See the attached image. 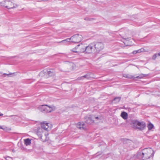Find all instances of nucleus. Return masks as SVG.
<instances>
[{"instance_id": "1", "label": "nucleus", "mask_w": 160, "mask_h": 160, "mask_svg": "<svg viewBox=\"0 0 160 160\" xmlns=\"http://www.w3.org/2000/svg\"><path fill=\"white\" fill-rule=\"evenodd\" d=\"M154 152L151 148H146L140 150L137 153L138 158L141 160H145L153 157Z\"/></svg>"}, {"instance_id": "2", "label": "nucleus", "mask_w": 160, "mask_h": 160, "mask_svg": "<svg viewBox=\"0 0 160 160\" xmlns=\"http://www.w3.org/2000/svg\"><path fill=\"white\" fill-rule=\"evenodd\" d=\"M0 5L8 9L15 8L17 7V5L11 0H3L2 1L0 0Z\"/></svg>"}, {"instance_id": "3", "label": "nucleus", "mask_w": 160, "mask_h": 160, "mask_svg": "<svg viewBox=\"0 0 160 160\" xmlns=\"http://www.w3.org/2000/svg\"><path fill=\"white\" fill-rule=\"evenodd\" d=\"M85 44L81 43L78 45L75 48L71 50V51L74 52L79 53H85Z\"/></svg>"}, {"instance_id": "4", "label": "nucleus", "mask_w": 160, "mask_h": 160, "mask_svg": "<svg viewBox=\"0 0 160 160\" xmlns=\"http://www.w3.org/2000/svg\"><path fill=\"white\" fill-rule=\"evenodd\" d=\"M38 108L41 112L44 113L50 112L53 110V109L52 107L47 105H43L39 106L38 107Z\"/></svg>"}, {"instance_id": "5", "label": "nucleus", "mask_w": 160, "mask_h": 160, "mask_svg": "<svg viewBox=\"0 0 160 160\" xmlns=\"http://www.w3.org/2000/svg\"><path fill=\"white\" fill-rule=\"evenodd\" d=\"M95 52H99L104 48L103 44L101 42L93 43Z\"/></svg>"}, {"instance_id": "6", "label": "nucleus", "mask_w": 160, "mask_h": 160, "mask_svg": "<svg viewBox=\"0 0 160 160\" xmlns=\"http://www.w3.org/2000/svg\"><path fill=\"white\" fill-rule=\"evenodd\" d=\"M82 39L83 37L81 35L77 34L71 37V42L78 43L81 42Z\"/></svg>"}, {"instance_id": "7", "label": "nucleus", "mask_w": 160, "mask_h": 160, "mask_svg": "<svg viewBox=\"0 0 160 160\" xmlns=\"http://www.w3.org/2000/svg\"><path fill=\"white\" fill-rule=\"evenodd\" d=\"M94 49L93 43L89 44L88 46H86L85 44V53H95V50Z\"/></svg>"}, {"instance_id": "8", "label": "nucleus", "mask_w": 160, "mask_h": 160, "mask_svg": "<svg viewBox=\"0 0 160 160\" xmlns=\"http://www.w3.org/2000/svg\"><path fill=\"white\" fill-rule=\"evenodd\" d=\"M94 116L93 115H89L85 117V122L88 124H91L94 122Z\"/></svg>"}, {"instance_id": "9", "label": "nucleus", "mask_w": 160, "mask_h": 160, "mask_svg": "<svg viewBox=\"0 0 160 160\" xmlns=\"http://www.w3.org/2000/svg\"><path fill=\"white\" fill-rule=\"evenodd\" d=\"M146 127V124L144 122L139 121L137 126V129L142 131L144 130Z\"/></svg>"}, {"instance_id": "10", "label": "nucleus", "mask_w": 160, "mask_h": 160, "mask_svg": "<svg viewBox=\"0 0 160 160\" xmlns=\"http://www.w3.org/2000/svg\"><path fill=\"white\" fill-rule=\"evenodd\" d=\"M43 133V129L41 128H38L37 129L36 132V134L39 137L41 140L44 141L42 138V135Z\"/></svg>"}, {"instance_id": "11", "label": "nucleus", "mask_w": 160, "mask_h": 160, "mask_svg": "<svg viewBox=\"0 0 160 160\" xmlns=\"http://www.w3.org/2000/svg\"><path fill=\"white\" fill-rule=\"evenodd\" d=\"M138 122L139 121L137 120H132L131 123V125L133 128L137 129Z\"/></svg>"}, {"instance_id": "12", "label": "nucleus", "mask_w": 160, "mask_h": 160, "mask_svg": "<svg viewBox=\"0 0 160 160\" xmlns=\"http://www.w3.org/2000/svg\"><path fill=\"white\" fill-rule=\"evenodd\" d=\"M85 124L83 122H79L77 124V127L80 129H84L85 128Z\"/></svg>"}, {"instance_id": "13", "label": "nucleus", "mask_w": 160, "mask_h": 160, "mask_svg": "<svg viewBox=\"0 0 160 160\" xmlns=\"http://www.w3.org/2000/svg\"><path fill=\"white\" fill-rule=\"evenodd\" d=\"M48 123H45V122H42L41 123V128L42 129H44V130H47L49 127Z\"/></svg>"}, {"instance_id": "14", "label": "nucleus", "mask_w": 160, "mask_h": 160, "mask_svg": "<svg viewBox=\"0 0 160 160\" xmlns=\"http://www.w3.org/2000/svg\"><path fill=\"white\" fill-rule=\"evenodd\" d=\"M121 116L124 119L126 120L128 118V114L127 113L123 112L121 114Z\"/></svg>"}, {"instance_id": "15", "label": "nucleus", "mask_w": 160, "mask_h": 160, "mask_svg": "<svg viewBox=\"0 0 160 160\" xmlns=\"http://www.w3.org/2000/svg\"><path fill=\"white\" fill-rule=\"evenodd\" d=\"M92 75V73H88V74L84 75L83 76L84 78H85L87 79H89L93 78Z\"/></svg>"}, {"instance_id": "16", "label": "nucleus", "mask_w": 160, "mask_h": 160, "mask_svg": "<svg viewBox=\"0 0 160 160\" xmlns=\"http://www.w3.org/2000/svg\"><path fill=\"white\" fill-rule=\"evenodd\" d=\"M121 99L120 97H117L114 98L112 100V102H114V103H117L120 102Z\"/></svg>"}, {"instance_id": "17", "label": "nucleus", "mask_w": 160, "mask_h": 160, "mask_svg": "<svg viewBox=\"0 0 160 160\" xmlns=\"http://www.w3.org/2000/svg\"><path fill=\"white\" fill-rule=\"evenodd\" d=\"M24 143L26 146L29 145L31 143V140L29 138L24 139Z\"/></svg>"}, {"instance_id": "18", "label": "nucleus", "mask_w": 160, "mask_h": 160, "mask_svg": "<svg viewBox=\"0 0 160 160\" xmlns=\"http://www.w3.org/2000/svg\"><path fill=\"white\" fill-rule=\"evenodd\" d=\"M123 142L124 144H128L132 142L131 140L126 138L123 139Z\"/></svg>"}, {"instance_id": "19", "label": "nucleus", "mask_w": 160, "mask_h": 160, "mask_svg": "<svg viewBox=\"0 0 160 160\" xmlns=\"http://www.w3.org/2000/svg\"><path fill=\"white\" fill-rule=\"evenodd\" d=\"M70 40L71 42V37L70 38H68L65 40L62 41H61L59 42V43H65L67 42H69Z\"/></svg>"}, {"instance_id": "20", "label": "nucleus", "mask_w": 160, "mask_h": 160, "mask_svg": "<svg viewBox=\"0 0 160 160\" xmlns=\"http://www.w3.org/2000/svg\"><path fill=\"white\" fill-rule=\"evenodd\" d=\"M147 75L145 74H140L139 76H137L136 77H134V78H142L144 77H146Z\"/></svg>"}, {"instance_id": "21", "label": "nucleus", "mask_w": 160, "mask_h": 160, "mask_svg": "<svg viewBox=\"0 0 160 160\" xmlns=\"http://www.w3.org/2000/svg\"><path fill=\"white\" fill-rule=\"evenodd\" d=\"M123 76L125 78H134V77L133 76L129 75V74H124Z\"/></svg>"}, {"instance_id": "22", "label": "nucleus", "mask_w": 160, "mask_h": 160, "mask_svg": "<svg viewBox=\"0 0 160 160\" xmlns=\"http://www.w3.org/2000/svg\"><path fill=\"white\" fill-rule=\"evenodd\" d=\"M148 128L149 130H150L154 128V125L151 123H149L148 125Z\"/></svg>"}, {"instance_id": "23", "label": "nucleus", "mask_w": 160, "mask_h": 160, "mask_svg": "<svg viewBox=\"0 0 160 160\" xmlns=\"http://www.w3.org/2000/svg\"><path fill=\"white\" fill-rule=\"evenodd\" d=\"M142 52V49H139L137 50L134 51L132 52V53L133 54H136L138 53H140Z\"/></svg>"}, {"instance_id": "24", "label": "nucleus", "mask_w": 160, "mask_h": 160, "mask_svg": "<svg viewBox=\"0 0 160 160\" xmlns=\"http://www.w3.org/2000/svg\"><path fill=\"white\" fill-rule=\"evenodd\" d=\"M157 54L156 53L153 55V56L152 57V59L155 60L156 58L157 57Z\"/></svg>"}, {"instance_id": "25", "label": "nucleus", "mask_w": 160, "mask_h": 160, "mask_svg": "<svg viewBox=\"0 0 160 160\" xmlns=\"http://www.w3.org/2000/svg\"><path fill=\"white\" fill-rule=\"evenodd\" d=\"M6 160H12V158L11 157H7L6 158Z\"/></svg>"}, {"instance_id": "26", "label": "nucleus", "mask_w": 160, "mask_h": 160, "mask_svg": "<svg viewBox=\"0 0 160 160\" xmlns=\"http://www.w3.org/2000/svg\"><path fill=\"white\" fill-rule=\"evenodd\" d=\"M83 78H84L83 77V76H82L78 77V80H83Z\"/></svg>"}, {"instance_id": "27", "label": "nucleus", "mask_w": 160, "mask_h": 160, "mask_svg": "<svg viewBox=\"0 0 160 160\" xmlns=\"http://www.w3.org/2000/svg\"><path fill=\"white\" fill-rule=\"evenodd\" d=\"M92 18H84V20H88V21H90L92 20Z\"/></svg>"}, {"instance_id": "28", "label": "nucleus", "mask_w": 160, "mask_h": 160, "mask_svg": "<svg viewBox=\"0 0 160 160\" xmlns=\"http://www.w3.org/2000/svg\"><path fill=\"white\" fill-rule=\"evenodd\" d=\"M46 71L47 72V73H48V74L49 75L51 71L50 70L48 71L47 70Z\"/></svg>"}, {"instance_id": "29", "label": "nucleus", "mask_w": 160, "mask_h": 160, "mask_svg": "<svg viewBox=\"0 0 160 160\" xmlns=\"http://www.w3.org/2000/svg\"><path fill=\"white\" fill-rule=\"evenodd\" d=\"M94 119H99V118L98 117H95L94 116Z\"/></svg>"}, {"instance_id": "30", "label": "nucleus", "mask_w": 160, "mask_h": 160, "mask_svg": "<svg viewBox=\"0 0 160 160\" xmlns=\"http://www.w3.org/2000/svg\"><path fill=\"white\" fill-rule=\"evenodd\" d=\"M157 55L160 56V52L157 54Z\"/></svg>"}, {"instance_id": "31", "label": "nucleus", "mask_w": 160, "mask_h": 160, "mask_svg": "<svg viewBox=\"0 0 160 160\" xmlns=\"http://www.w3.org/2000/svg\"><path fill=\"white\" fill-rule=\"evenodd\" d=\"M3 115V114H2V113H0V116H2V115Z\"/></svg>"}, {"instance_id": "32", "label": "nucleus", "mask_w": 160, "mask_h": 160, "mask_svg": "<svg viewBox=\"0 0 160 160\" xmlns=\"http://www.w3.org/2000/svg\"><path fill=\"white\" fill-rule=\"evenodd\" d=\"M0 129H3L2 127L1 126H0Z\"/></svg>"}, {"instance_id": "33", "label": "nucleus", "mask_w": 160, "mask_h": 160, "mask_svg": "<svg viewBox=\"0 0 160 160\" xmlns=\"http://www.w3.org/2000/svg\"><path fill=\"white\" fill-rule=\"evenodd\" d=\"M4 74H5V75H6V73H4ZM11 74H7V75H11Z\"/></svg>"}, {"instance_id": "34", "label": "nucleus", "mask_w": 160, "mask_h": 160, "mask_svg": "<svg viewBox=\"0 0 160 160\" xmlns=\"http://www.w3.org/2000/svg\"><path fill=\"white\" fill-rule=\"evenodd\" d=\"M45 71V70H44V71H43V72H46H46Z\"/></svg>"}]
</instances>
